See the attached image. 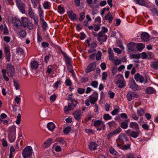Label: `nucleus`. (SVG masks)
<instances>
[{
	"label": "nucleus",
	"instance_id": "nucleus-1",
	"mask_svg": "<svg viewBox=\"0 0 158 158\" xmlns=\"http://www.w3.org/2000/svg\"><path fill=\"white\" fill-rule=\"evenodd\" d=\"M16 127L15 125L10 127L8 131V137L11 143L13 142L16 138Z\"/></svg>",
	"mask_w": 158,
	"mask_h": 158
},
{
	"label": "nucleus",
	"instance_id": "nucleus-2",
	"mask_svg": "<svg viewBox=\"0 0 158 158\" xmlns=\"http://www.w3.org/2000/svg\"><path fill=\"white\" fill-rule=\"evenodd\" d=\"M32 148L30 146H27L23 151L22 155L24 158H30L32 155Z\"/></svg>",
	"mask_w": 158,
	"mask_h": 158
},
{
	"label": "nucleus",
	"instance_id": "nucleus-3",
	"mask_svg": "<svg viewBox=\"0 0 158 158\" xmlns=\"http://www.w3.org/2000/svg\"><path fill=\"white\" fill-rule=\"evenodd\" d=\"M6 70L7 73L10 77H12L15 75V70L14 65L11 63L7 64Z\"/></svg>",
	"mask_w": 158,
	"mask_h": 158
},
{
	"label": "nucleus",
	"instance_id": "nucleus-4",
	"mask_svg": "<svg viewBox=\"0 0 158 158\" xmlns=\"http://www.w3.org/2000/svg\"><path fill=\"white\" fill-rule=\"evenodd\" d=\"M117 80L116 84L117 86L119 88H122L125 86L124 80L123 75L121 74H118L116 77Z\"/></svg>",
	"mask_w": 158,
	"mask_h": 158
},
{
	"label": "nucleus",
	"instance_id": "nucleus-5",
	"mask_svg": "<svg viewBox=\"0 0 158 158\" xmlns=\"http://www.w3.org/2000/svg\"><path fill=\"white\" fill-rule=\"evenodd\" d=\"M134 78L136 81H139L140 83H143L144 84L148 82V80L146 77H144L142 75L137 73L134 75Z\"/></svg>",
	"mask_w": 158,
	"mask_h": 158
},
{
	"label": "nucleus",
	"instance_id": "nucleus-6",
	"mask_svg": "<svg viewBox=\"0 0 158 158\" xmlns=\"http://www.w3.org/2000/svg\"><path fill=\"white\" fill-rule=\"evenodd\" d=\"M138 97L139 95L137 93L131 91H128L126 95L127 99L128 101H130L135 98H138Z\"/></svg>",
	"mask_w": 158,
	"mask_h": 158
},
{
	"label": "nucleus",
	"instance_id": "nucleus-7",
	"mask_svg": "<svg viewBox=\"0 0 158 158\" xmlns=\"http://www.w3.org/2000/svg\"><path fill=\"white\" fill-rule=\"evenodd\" d=\"M15 2L17 7L22 13H25V5L24 3L22 2L21 0H16Z\"/></svg>",
	"mask_w": 158,
	"mask_h": 158
},
{
	"label": "nucleus",
	"instance_id": "nucleus-8",
	"mask_svg": "<svg viewBox=\"0 0 158 158\" xmlns=\"http://www.w3.org/2000/svg\"><path fill=\"white\" fill-rule=\"evenodd\" d=\"M96 66L95 62L91 63L89 64L87 66L85 70V72L86 73H89L91 71H93L96 69Z\"/></svg>",
	"mask_w": 158,
	"mask_h": 158
},
{
	"label": "nucleus",
	"instance_id": "nucleus-9",
	"mask_svg": "<svg viewBox=\"0 0 158 158\" xmlns=\"http://www.w3.org/2000/svg\"><path fill=\"white\" fill-rule=\"evenodd\" d=\"M4 50L6 59L8 62H9L10 60L11 56L10 47L9 46H5Z\"/></svg>",
	"mask_w": 158,
	"mask_h": 158
},
{
	"label": "nucleus",
	"instance_id": "nucleus-10",
	"mask_svg": "<svg viewBox=\"0 0 158 158\" xmlns=\"http://www.w3.org/2000/svg\"><path fill=\"white\" fill-rule=\"evenodd\" d=\"M136 43L131 42L128 43L127 45V50L132 52L135 51L136 49Z\"/></svg>",
	"mask_w": 158,
	"mask_h": 158
},
{
	"label": "nucleus",
	"instance_id": "nucleus-11",
	"mask_svg": "<svg viewBox=\"0 0 158 158\" xmlns=\"http://www.w3.org/2000/svg\"><path fill=\"white\" fill-rule=\"evenodd\" d=\"M67 14L69 18L72 21H74L78 19V17L72 10L68 11L67 12Z\"/></svg>",
	"mask_w": 158,
	"mask_h": 158
},
{
	"label": "nucleus",
	"instance_id": "nucleus-12",
	"mask_svg": "<svg viewBox=\"0 0 158 158\" xmlns=\"http://www.w3.org/2000/svg\"><path fill=\"white\" fill-rule=\"evenodd\" d=\"M62 54H63L65 58V61L66 65L71 64L72 60L70 57L66 54V53L63 51L62 52Z\"/></svg>",
	"mask_w": 158,
	"mask_h": 158
},
{
	"label": "nucleus",
	"instance_id": "nucleus-13",
	"mask_svg": "<svg viewBox=\"0 0 158 158\" xmlns=\"http://www.w3.org/2000/svg\"><path fill=\"white\" fill-rule=\"evenodd\" d=\"M141 38L143 41L147 42L149 39L150 35L147 33L144 32L141 34Z\"/></svg>",
	"mask_w": 158,
	"mask_h": 158
},
{
	"label": "nucleus",
	"instance_id": "nucleus-14",
	"mask_svg": "<svg viewBox=\"0 0 158 158\" xmlns=\"http://www.w3.org/2000/svg\"><path fill=\"white\" fill-rule=\"evenodd\" d=\"M13 22L14 24L17 27H19L21 26V22L20 19L17 17L14 18Z\"/></svg>",
	"mask_w": 158,
	"mask_h": 158
},
{
	"label": "nucleus",
	"instance_id": "nucleus-15",
	"mask_svg": "<svg viewBox=\"0 0 158 158\" xmlns=\"http://www.w3.org/2000/svg\"><path fill=\"white\" fill-rule=\"evenodd\" d=\"M73 115L77 121H79L81 119V110H79L75 111Z\"/></svg>",
	"mask_w": 158,
	"mask_h": 158
},
{
	"label": "nucleus",
	"instance_id": "nucleus-16",
	"mask_svg": "<svg viewBox=\"0 0 158 158\" xmlns=\"http://www.w3.org/2000/svg\"><path fill=\"white\" fill-rule=\"evenodd\" d=\"M55 141L56 142H58L60 143L61 144L65 146H66V143L65 141L64 138L60 137H58L56 139Z\"/></svg>",
	"mask_w": 158,
	"mask_h": 158
},
{
	"label": "nucleus",
	"instance_id": "nucleus-17",
	"mask_svg": "<svg viewBox=\"0 0 158 158\" xmlns=\"http://www.w3.org/2000/svg\"><path fill=\"white\" fill-rule=\"evenodd\" d=\"M129 122V119H128L126 120L125 121L121 123L120 127L124 129H127L128 127V123Z\"/></svg>",
	"mask_w": 158,
	"mask_h": 158
},
{
	"label": "nucleus",
	"instance_id": "nucleus-18",
	"mask_svg": "<svg viewBox=\"0 0 158 158\" xmlns=\"http://www.w3.org/2000/svg\"><path fill=\"white\" fill-rule=\"evenodd\" d=\"M104 19L105 20H108L109 23H110L112 22L113 19V17L110 12H108L105 15L104 17Z\"/></svg>",
	"mask_w": 158,
	"mask_h": 158
},
{
	"label": "nucleus",
	"instance_id": "nucleus-19",
	"mask_svg": "<svg viewBox=\"0 0 158 158\" xmlns=\"http://www.w3.org/2000/svg\"><path fill=\"white\" fill-rule=\"evenodd\" d=\"M97 147V144L95 142H91L89 145V148L91 150H95Z\"/></svg>",
	"mask_w": 158,
	"mask_h": 158
},
{
	"label": "nucleus",
	"instance_id": "nucleus-20",
	"mask_svg": "<svg viewBox=\"0 0 158 158\" xmlns=\"http://www.w3.org/2000/svg\"><path fill=\"white\" fill-rule=\"evenodd\" d=\"M39 65L38 62L37 61L34 60L31 61V68L33 69H36Z\"/></svg>",
	"mask_w": 158,
	"mask_h": 158
},
{
	"label": "nucleus",
	"instance_id": "nucleus-21",
	"mask_svg": "<svg viewBox=\"0 0 158 158\" xmlns=\"http://www.w3.org/2000/svg\"><path fill=\"white\" fill-rule=\"evenodd\" d=\"M129 127L131 128L138 130L139 129V127L138 124L134 122H131L129 124Z\"/></svg>",
	"mask_w": 158,
	"mask_h": 158
},
{
	"label": "nucleus",
	"instance_id": "nucleus-22",
	"mask_svg": "<svg viewBox=\"0 0 158 158\" xmlns=\"http://www.w3.org/2000/svg\"><path fill=\"white\" fill-rule=\"evenodd\" d=\"M151 67L154 70H157L158 69V61L154 60L151 62Z\"/></svg>",
	"mask_w": 158,
	"mask_h": 158
},
{
	"label": "nucleus",
	"instance_id": "nucleus-23",
	"mask_svg": "<svg viewBox=\"0 0 158 158\" xmlns=\"http://www.w3.org/2000/svg\"><path fill=\"white\" fill-rule=\"evenodd\" d=\"M47 127L49 130L52 131L54 130L55 128V125L53 123L50 122L48 123Z\"/></svg>",
	"mask_w": 158,
	"mask_h": 158
},
{
	"label": "nucleus",
	"instance_id": "nucleus-24",
	"mask_svg": "<svg viewBox=\"0 0 158 158\" xmlns=\"http://www.w3.org/2000/svg\"><path fill=\"white\" fill-rule=\"evenodd\" d=\"M130 87L133 90L135 91L138 90L139 89L138 86L135 83L134 81L130 84Z\"/></svg>",
	"mask_w": 158,
	"mask_h": 158
},
{
	"label": "nucleus",
	"instance_id": "nucleus-25",
	"mask_svg": "<svg viewBox=\"0 0 158 158\" xmlns=\"http://www.w3.org/2000/svg\"><path fill=\"white\" fill-rule=\"evenodd\" d=\"M136 49L139 51H142L145 47V45L141 43H136Z\"/></svg>",
	"mask_w": 158,
	"mask_h": 158
},
{
	"label": "nucleus",
	"instance_id": "nucleus-26",
	"mask_svg": "<svg viewBox=\"0 0 158 158\" xmlns=\"http://www.w3.org/2000/svg\"><path fill=\"white\" fill-rule=\"evenodd\" d=\"M140 131H131V133L130 134V136L134 138H137L139 134Z\"/></svg>",
	"mask_w": 158,
	"mask_h": 158
},
{
	"label": "nucleus",
	"instance_id": "nucleus-27",
	"mask_svg": "<svg viewBox=\"0 0 158 158\" xmlns=\"http://www.w3.org/2000/svg\"><path fill=\"white\" fill-rule=\"evenodd\" d=\"M73 105L72 103L69 102L68 103V106H65L64 107V110L65 111H68L69 110H72L73 109Z\"/></svg>",
	"mask_w": 158,
	"mask_h": 158
},
{
	"label": "nucleus",
	"instance_id": "nucleus-28",
	"mask_svg": "<svg viewBox=\"0 0 158 158\" xmlns=\"http://www.w3.org/2000/svg\"><path fill=\"white\" fill-rule=\"evenodd\" d=\"M21 19H22L21 25H23L24 27H25L28 23V19L27 18L23 17H22Z\"/></svg>",
	"mask_w": 158,
	"mask_h": 158
},
{
	"label": "nucleus",
	"instance_id": "nucleus-29",
	"mask_svg": "<svg viewBox=\"0 0 158 158\" xmlns=\"http://www.w3.org/2000/svg\"><path fill=\"white\" fill-rule=\"evenodd\" d=\"M154 89L151 87H149L147 88L146 90V92L147 94H151L155 92Z\"/></svg>",
	"mask_w": 158,
	"mask_h": 158
},
{
	"label": "nucleus",
	"instance_id": "nucleus-30",
	"mask_svg": "<svg viewBox=\"0 0 158 158\" xmlns=\"http://www.w3.org/2000/svg\"><path fill=\"white\" fill-rule=\"evenodd\" d=\"M135 3L141 6H145L146 2L144 0H134Z\"/></svg>",
	"mask_w": 158,
	"mask_h": 158
},
{
	"label": "nucleus",
	"instance_id": "nucleus-31",
	"mask_svg": "<svg viewBox=\"0 0 158 158\" xmlns=\"http://www.w3.org/2000/svg\"><path fill=\"white\" fill-rule=\"evenodd\" d=\"M144 112V110L141 108H139L137 109V114L139 116H141L143 115Z\"/></svg>",
	"mask_w": 158,
	"mask_h": 158
},
{
	"label": "nucleus",
	"instance_id": "nucleus-32",
	"mask_svg": "<svg viewBox=\"0 0 158 158\" xmlns=\"http://www.w3.org/2000/svg\"><path fill=\"white\" fill-rule=\"evenodd\" d=\"M107 39V35H104L102 37H98L97 38L99 42H106Z\"/></svg>",
	"mask_w": 158,
	"mask_h": 158
},
{
	"label": "nucleus",
	"instance_id": "nucleus-33",
	"mask_svg": "<svg viewBox=\"0 0 158 158\" xmlns=\"http://www.w3.org/2000/svg\"><path fill=\"white\" fill-rule=\"evenodd\" d=\"M119 140H122V139H124L126 141H128V139L126 135L124 134H120L119 135Z\"/></svg>",
	"mask_w": 158,
	"mask_h": 158
},
{
	"label": "nucleus",
	"instance_id": "nucleus-34",
	"mask_svg": "<svg viewBox=\"0 0 158 158\" xmlns=\"http://www.w3.org/2000/svg\"><path fill=\"white\" fill-rule=\"evenodd\" d=\"M89 99L90 103L92 104H94V103L96 102L98 100V99L92 97L91 96H89Z\"/></svg>",
	"mask_w": 158,
	"mask_h": 158
},
{
	"label": "nucleus",
	"instance_id": "nucleus-35",
	"mask_svg": "<svg viewBox=\"0 0 158 158\" xmlns=\"http://www.w3.org/2000/svg\"><path fill=\"white\" fill-rule=\"evenodd\" d=\"M109 151L110 153L114 155H118V153L112 147H110V148Z\"/></svg>",
	"mask_w": 158,
	"mask_h": 158
},
{
	"label": "nucleus",
	"instance_id": "nucleus-36",
	"mask_svg": "<svg viewBox=\"0 0 158 158\" xmlns=\"http://www.w3.org/2000/svg\"><path fill=\"white\" fill-rule=\"evenodd\" d=\"M149 10L153 15L158 16V11L155 8L150 9Z\"/></svg>",
	"mask_w": 158,
	"mask_h": 158
},
{
	"label": "nucleus",
	"instance_id": "nucleus-37",
	"mask_svg": "<svg viewBox=\"0 0 158 158\" xmlns=\"http://www.w3.org/2000/svg\"><path fill=\"white\" fill-rule=\"evenodd\" d=\"M16 53L19 55H23L24 54V51L22 48H19L16 49Z\"/></svg>",
	"mask_w": 158,
	"mask_h": 158
},
{
	"label": "nucleus",
	"instance_id": "nucleus-38",
	"mask_svg": "<svg viewBox=\"0 0 158 158\" xmlns=\"http://www.w3.org/2000/svg\"><path fill=\"white\" fill-rule=\"evenodd\" d=\"M51 3L48 2H45L43 4L44 8L45 9H47L50 7Z\"/></svg>",
	"mask_w": 158,
	"mask_h": 158
},
{
	"label": "nucleus",
	"instance_id": "nucleus-39",
	"mask_svg": "<svg viewBox=\"0 0 158 158\" xmlns=\"http://www.w3.org/2000/svg\"><path fill=\"white\" fill-rule=\"evenodd\" d=\"M31 18L33 19L35 22V24L36 25H38L39 22L38 16L36 15H33V17H31Z\"/></svg>",
	"mask_w": 158,
	"mask_h": 158
},
{
	"label": "nucleus",
	"instance_id": "nucleus-40",
	"mask_svg": "<svg viewBox=\"0 0 158 158\" xmlns=\"http://www.w3.org/2000/svg\"><path fill=\"white\" fill-rule=\"evenodd\" d=\"M69 72L72 73H74L72 64L66 65Z\"/></svg>",
	"mask_w": 158,
	"mask_h": 158
},
{
	"label": "nucleus",
	"instance_id": "nucleus-41",
	"mask_svg": "<svg viewBox=\"0 0 158 158\" xmlns=\"http://www.w3.org/2000/svg\"><path fill=\"white\" fill-rule=\"evenodd\" d=\"M28 15L31 18L32 17H33V15H35L32 11V8L31 6H30V8L28 10Z\"/></svg>",
	"mask_w": 158,
	"mask_h": 158
},
{
	"label": "nucleus",
	"instance_id": "nucleus-42",
	"mask_svg": "<svg viewBox=\"0 0 158 158\" xmlns=\"http://www.w3.org/2000/svg\"><path fill=\"white\" fill-rule=\"evenodd\" d=\"M53 139L52 138H50L47 140L44 143V144H46L48 147L52 143Z\"/></svg>",
	"mask_w": 158,
	"mask_h": 158
},
{
	"label": "nucleus",
	"instance_id": "nucleus-43",
	"mask_svg": "<svg viewBox=\"0 0 158 158\" xmlns=\"http://www.w3.org/2000/svg\"><path fill=\"white\" fill-rule=\"evenodd\" d=\"M101 124V122L100 120L95 121L94 123V126L96 127H99Z\"/></svg>",
	"mask_w": 158,
	"mask_h": 158
},
{
	"label": "nucleus",
	"instance_id": "nucleus-44",
	"mask_svg": "<svg viewBox=\"0 0 158 158\" xmlns=\"http://www.w3.org/2000/svg\"><path fill=\"white\" fill-rule=\"evenodd\" d=\"M98 82L96 81H94L92 82L91 85L94 88H97L98 87Z\"/></svg>",
	"mask_w": 158,
	"mask_h": 158
},
{
	"label": "nucleus",
	"instance_id": "nucleus-45",
	"mask_svg": "<svg viewBox=\"0 0 158 158\" xmlns=\"http://www.w3.org/2000/svg\"><path fill=\"white\" fill-rule=\"evenodd\" d=\"M103 118L105 120H109L111 119L112 117L110 116L109 114H105L103 117Z\"/></svg>",
	"mask_w": 158,
	"mask_h": 158
},
{
	"label": "nucleus",
	"instance_id": "nucleus-46",
	"mask_svg": "<svg viewBox=\"0 0 158 158\" xmlns=\"http://www.w3.org/2000/svg\"><path fill=\"white\" fill-rule=\"evenodd\" d=\"M17 120L16 121V123L17 124H19L21 122V115L20 114H19L17 116Z\"/></svg>",
	"mask_w": 158,
	"mask_h": 158
},
{
	"label": "nucleus",
	"instance_id": "nucleus-47",
	"mask_svg": "<svg viewBox=\"0 0 158 158\" xmlns=\"http://www.w3.org/2000/svg\"><path fill=\"white\" fill-rule=\"evenodd\" d=\"M27 28L29 30H32L33 28V25L31 22L28 23L27 24Z\"/></svg>",
	"mask_w": 158,
	"mask_h": 158
},
{
	"label": "nucleus",
	"instance_id": "nucleus-48",
	"mask_svg": "<svg viewBox=\"0 0 158 158\" xmlns=\"http://www.w3.org/2000/svg\"><path fill=\"white\" fill-rule=\"evenodd\" d=\"M58 9L59 12L61 14H63L64 12V10L63 7L60 5L58 6Z\"/></svg>",
	"mask_w": 158,
	"mask_h": 158
},
{
	"label": "nucleus",
	"instance_id": "nucleus-49",
	"mask_svg": "<svg viewBox=\"0 0 158 158\" xmlns=\"http://www.w3.org/2000/svg\"><path fill=\"white\" fill-rule=\"evenodd\" d=\"M88 80V78L87 77H81L80 81L82 83H85L87 82Z\"/></svg>",
	"mask_w": 158,
	"mask_h": 158
},
{
	"label": "nucleus",
	"instance_id": "nucleus-50",
	"mask_svg": "<svg viewBox=\"0 0 158 158\" xmlns=\"http://www.w3.org/2000/svg\"><path fill=\"white\" fill-rule=\"evenodd\" d=\"M102 56V53L100 51H98L97 52V55L96 56V59L97 60H100L101 59V56Z\"/></svg>",
	"mask_w": 158,
	"mask_h": 158
},
{
	"label": "nucleus",
	"instance_id": "nucleus-51",
	"mask_svg": "<svg viewBox=\"0 0 158 158\" xmlns=\"http://www.w3.org/2000/svg\"><path fill=\"white\" fill-rule=\"evenodd\" d=\"M71 127H68L65 128L63 130V132L65 134L68 133L71 130Z\"/></svg>",
	"mask_w": 158,
	"mask_h": 158
},
{
	"label": "nucleus",
	"instance_id": "nucleus-52",
	"mask_svg": "<svg viewBox=\"0 0 158 158\" xmlns=\"http://www.w3.org/2000/svg\"><path fill=\"white\" fill-rule=\"evenodd\" d=\"M130 144H127V145H123L122 146V148L121 149L122 150H127L130 148Z\"/></svg>",
	"mask_w": 158,
	"mask_h": 158
},
{
	"label": "nucleus",
	"instance_id": "nucleus-53",
	"mask_svg": "<svg viewBox=\"0 0 158 158\" xmlns=\"http://www.w3.org/2000/svg\"><path fill=\"white\" fill-rule=\"evenodd\" d=\"M39 10V15L40 16H44L43 12L44 11L42 10L41 7L40 6V5L38 8Z\"/></svg>",
	"mask_w": 158,
	"mask_h": 158
},
{
	"label": "nucleus",
	"instance_id": "nucleus-54",
	"mask_svg": "<svg viewBox=\"0 0 158 158\" xmlns=\"http://www.w3.org/2000/svg\"><path fill=\"white\" fill-rule=\"evenodd\" d=\"M140 58H142L143 59H145L148 57V55L145 52L140 53Z\"/></svg>",
	"mask_w": 158,
	"mask_h": 158
},
{
	"label": "nucleus",
	"instance_id": "nucleus-55",
	"mask_svg": "<svg viewBox=\"0 0 158 158\" xmlns=\"http://www.w3.org/2000/svg\"><path fill=\"white\" fill-rule=\"evenodd\" d=\"M13 83L14 84V86L16 90H18L19 89V85L18 83L15 80L13 81Z\"/></svg>",
	"mask_w": 158,
	"mask_h": 158
},
{
	"label": "nucleus",
	"instance_id": "nucleus-56",
	"mask_svg": "<svg viewBox=\"0 0 158 158\" xmlns=\"http://www.w3.org/2000/svg\"><path fill=\"white\" fill-rule=\"evenodd\" d=\"M142 127L146 130H148L149 129V126L146 124H144L142 125Z\"/></svg>",
	"mask_w": 158,
	"mask_h": 158
},
{
	"label": "nucleus",
	"instance_id": "nucleus-57",
	"mask_svg": "<svg viewBox=\"0 0 158 158\" xmlns=\"http://www.w3.org/2000/svg\"><path fill=\"white\" fill-rule=\"evenodd\" d=\"M90 96H91L92 97L96 98L98 99V94L97 92L95 91L94 92L93 94Z\"/></svg>",
	"mask_w": 158,
	"mask_h": 158
},
{
	"label": "nucleus",
	"instance_id": "nucleus-58",
	"mask_svg": "<svg viewBox=\"0 0 158 158\" xmlns=\"http://www.w3.org/2000/svg\"><path fill=\"white\" fill-rule=\"evenodd\" d=\"M119 112L118 110L117 109H114L111 113L113 115L117 114Z\"/></svg>",
	"mask_w": 158,
	"mask_h": 158
},
{
	"label": "nucleus",
	"instance_id": "nucleus-59",
	"mask_svg": "<svg viewBox=\"0 0 158 158\" xmlns=\"http://www.w3.org/2000/svg\"><path fill=\"white\" fill-rule=\"evenodd\" d=\"M122 129L120 127H118L113 132L115 135L119 134L121 131Z\"/></svg>",
	"mask_w": 158,
	"mask_h": 158
},
{
	"label": "nucleus",
	"instance_id": "nucleus-60",
	"mask_svg": "<svg viewBox=\"0 0 158 158\" xmlns=\"http://www.w3.org/2000/svg\"><path fill=\"white\" fill-rule=\"evenodd\" d=\"M56 96L55 94H54L51 96L50 97V100L51 102H54L56 100Z\"/></svg>",
	"mask_w": 158,
	"mask_h": 158
},
{
	"label": "nucleus",
	"instance_id": "nucleus-61",
	"mask_svg": "<svg viewBox=\"0 0 158 158\" xmlns=\"http://www.w3.org/2000/svg\"><path fill=\"white\" fill-rule=\"evenodd\" d=\"M140 53L137 54H133L131 56L133 58L139 59L140 58Z\"/></svg>",
	"mask_w": 158,
	"mask_h": 158
},
{
	"label": "nucleus",
	"instance_id": "nucleus-62",
	"mask_svg": "<svg viewBox=\"0 0 158 158\" xmlns=\"http://www.w3.org/2000/svg\"><path fill=\"white\" fill-rule=\"evenodd\" d=\"M85 14L83 12H82L80 14V17L79 19V20L81 21L83 20V19H84V18L85 17V15H84Z\"/></svg>",
	"mask_w": 158,
	"mask_h": 158
},
{
	"label": "nucleus",
	"instance_id": "nucleus-63",
	"mask_svg": "<svg viewBox=\"0 0 158 158\" xmlns=\"http://www.w3.org/2000/svg\"><path fill=\"white\" fill-rule=\"evenodd\" d=\"M66 84L68 86H70L72 85V83L70 80L69 78L66 79L65 81Z\"/></svg>",
	"mask_w": 158,
	"mask_h": 158
},
{
	"label": "nucleus",
	"instance_id": "nucleus-64",
	"mask_svg": "<svg viewBox=\"0 0 158 158\" xmlns=\"http://www.w3.org/2000/svg\"><path fill=\"white\" fill-rule=\"evenodd\" d=\"M19 34L20 36L23 38L25 37L26 35V32L25 31L22 30L20 32Z\"/></svg>",
	"mask_w": 158,
	"mask_h": 158
}]
</instances>
